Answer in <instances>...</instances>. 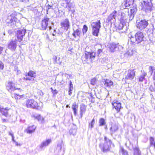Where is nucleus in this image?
Masks as SVG:
<instances>
[{
    "instance_id": "39448f33",
    "label": "nucleus",
    "mask_w": 155,
    "mask_h": 155,
    "mask_svg": "<svg viewBox=\"0 0 155 155\" xmlns=\"http://www.w3.org/2000/svg\"><path fill=\"white\" fill-rule=\"evenodd\" d=\"M26 105L28 108H37L38 107L37 102L32 99L28 100L26 101Z\"/></svg>"
},
{
    "instance_id": "a211bd4d",
    "label": "nucleus",
    "mask_w": 155,
    "mask_h": 155,
    "mask_svg": "<svg viewBox=\"0 0 155 155\" xmlns=\"http://www.w3.org/2000/svg\"><path fill=\"white\" fill-rule=\"evenodd\" d=\"M51 142L50 139H48L43 141L40 145V147L41 149H43L47 146H48Z\"/></svg>"
},
{
    "instance_id": "dca6fc26",
    "label": "nucleus",
    "mask_w": 155,
    "mask_h": 155,
    "mask_svg": "<svg viewBox=\"0 0 155 155\" xmlns=\"http://www.w3.org/2000/svg\"><path fill=\"white\" fill-rule=\"evenodd\" d=\"M66 8L68 9L69 12H71L72 14H74L75 12L74 8V5L70 1H67L66 2Z\"/></svg>"
},
{
    "instance_id": "e2e57ef3",
    "label": "nucleus",
    "mask_w": 155,
    "mask_h": 155,
    "mask_svg": "<svg viewBox=\"0 0 155 155\" xmlns=\"http://www.w3.org/2000/svg\"><path fill=\"white\" fill-rule=\"evenodd\" d=\"M74 111V114L75 115H76L77 114V110H73Z\"/></svg>"
},
{
    "instance_id": "e433bc0d",
    "label": "nucleus",
    "mask_w": 155,
    "mask_h": 155,
    "mask_svg": "<svg viewBox=\"0 0 155 155\" xmlns=\"http://www.w3.org/2000/svg\"><path fill=\"white\" fill-rule=\"evenodd\" d=\"M99 123L100 126L104 125L105 124L104 119L103 118L100 119L99 121Z\"/></svg>"
},
{
    "instance_id": "c756f323",
    "label": "nucleus",
    "mask_w": 155,
    "mask_h": 155,
    "mask_svg": "<svg viewBox=\"0 0 155 155\" xmlns=\"http://www.w3.org/2000/svg\"><path fill=\"white\" fill-rule=\"evenodd\" d=\"M150 147H153L155 149V141L154 138L152 137L150 138Z\"/></svg>"
},
{
    "instance_id": "9b49d317",
    "label": "nucleus",
    "mask_w": 155,
    "mask_h": 155,
    "mask_svg": "<svg viewBox=\"0 0 155 155\" xmlns=\"http://www.w3.org/2000/svg\"><path fill=\"white\" fill-rule=\"evenodd\" d=\"M6 88L11 94L12 93V92L17 89L15 86V84L11 81L8 82Z\"/></svg>"
},
{
    "instance_id": "20e7f679",
    "label": "nucleus",
    "mask_w": 155,
    "mask_h": 155,
    "mask_svg": "<svg viewBox=\"0 0 155 155\" xmlns=\"http://www.w3.org/2000/svg\"><path fill=\"white\" fill-rule=\"evenodd\" d=\"M96 53L94 52H87L85 53V55H83L82 58L84 61H92L94 58Z\"/></svg>"
},
{
    "instance_id": "a878e982",
    "label": "nucleus",
    "mask_w": 155,
    "mask_h": 155,
    "mask_svg": "<svg viewBox=\"0 0 155 155\" xmlns=\"http://www.w3.org/2000/svg\"><path fill=\"white\" fill-rule=\"evenodd\" d=\"M73 33L72 35L75 38H76L77 36H79L81 33V31L78 29H75L74 28H73Z\"/></svg>"
},
{
    "instance_id": "4c0bfd02",
    "label": "nucleus",
    "mask_w": 155,
    "mask_h": 155,
    "mask_svg": "<svg viewBox=\"0 0 155 155\" xmlns=\"http://www.w3.org/2000/svg\"><path fill=\"white\" fill-rule=\"evenodd\" d=\"M147 74L145 73H144L143 74L141 75L139 78V81L140 82L142 81L145 78V77Z\"/></svg>"
},
{
    "instance_id": "b1692460",
    "label": "nucleus",
    "mask_w": 155,
    "mask_h": 155,
    "mask_svg": "<svg viewBox=\"0 0 155 155\" xmlns=\"http://www.w3.org/2000/svg\"><path fill=\"white\" fill-rule=\"evenodd\" d=\"M36 127L34 125L29 126L26 130L27 133L31 134L35 131Z\"/></svg>"
},
{
    "instance_id": "4d7b16f0",
    "label": "nucleus",
    "mask_w": 155,
    "mask_h": 155,
    "mask_svg": "<svg viewBox=\"0 0 155 155\" xmlns=\"http://www.w3.org/2000/svg\"><path fill=\"white\" fill-rule=\"evenodd\" d=\"M13 32V30H8V33L9 35L11 34Z\"/></svg>"
},
{
    "instance_id": "f3484780",
    "label": "nucleus",
    "mask_w": 155,
    "mask_h": 155,
    "mask_svg": "<svg viewBox=\"0 0 155 155\" xmlns=\"http://www.w3.org/2000/svg\"><path fill=\"white\" fill-rule=\"evenodd\" d=\"M9 109L6 107L4 108L3 107L0 106V113L6 117L9 116L8 111Z\"/></svg>"
},
{
    "instance_id": "a19ab883",
    "label": "nucleus",
    "mask_w": 155,
    "mask_h": 155,
    "mask_svg": "<svg viewBox=\"0 0 155 155\" xmlns=\"http://www.w3.org/2000/svg\"><path fill=\"white\" fill-rule=\"evenodd\" d=\"M97 81V80L96 78H93L92 79H91V84L93 85H94L96 84V82Z\"/></svg>"
},
{
    "instance_id": "49530a36",
    "label": "nucleus",
    "mask_w": 155,
    "mask_h": 155,
    "mask_svg": "<svg viewBox=\"0 0 155 155\" xmlns=\"http://www.w3.org/2000/svg\"><path fill=\"white\" fill-rule=\"evenodd\" d=\"M126 54L129 56H131L133 54V51L131 50H129L126 52Z\"/></svg>"
},
{
    "instance_id": "5fc2aeb1",
    "label": "nucleus",
    "mask_w": 155,
    "mask_h": 155,
    "mask_svg": "<svg viewBox=\"0 0 155 155\" xmlns=\"http://www.w3.org/2000/svg\"><path fill=\"white\" fill-rule=\"evenodd\" d=\"M28 10L33 11L34 9V8L32 7L31 6H28Z\"/></svg>"
},
{
    "instance_id": "0eeeda50",
    "label": "nucleus",
    "mask_w": 155,
    "mask_h": 155,
    "mask_svg": "<svg viewBox=\"0 0 155 155\" xmlns=\"http://www.w3.org/2000/svg\"><path fill=\"white\" fill-rule=\"evenodd\" d=\"M135 76V71L134 69H129L127 71L126 75L125 81L127 80H132L134 79Z\"/></svg>"
},
{
    "instance_id": "603ef678",
    "label": "nucleus",
    "mask_w": 155,
    "mask_h": 155,
    "mask_svg": "<svg viewBox=\"0 0 155 155\" xmlns=\"http://www.w3.org/2000/svg\"><path fill=\"white\" fill-rule=\"evenodd\" d=\"M4 64L2 61H0V69H3L4 68Z\"/></svg>"
},
{
    "instance_id": "c85d7f7f",
    "label": "nucleus",
    "mask_w": 155,
    "mask_h": 155,
    "mask_svg": "<svg viewBox=\"0 0 155 155\" xmlns=\"http://www.w3.org/2000/svg\"><path fill=\"white\" fill-rule=\"evenodd\" d=\"M133 150L134 155H141V151L138 147H135L133 148Z\"/></svg>"
},
{
    "instance_id": "2eb2a0df",
    "label": "nucleus",
    "mask_w": 155,
    "mask_h": 155,
    "mask_svg": "<svg viewBox=\"0 0 155 155\" xmlns=\"http://www.w3.org/2000/svg\"><path fill=\"white\" fill-rule=\"evenodd\" d=\"M113 107L114 108L118 113L121 108V103L117 100H114L112 103Z\"/></svg>"
},
{
    "instance_id": "c03bdc74",
    "label": "nucleus",
    "mask_w": 155,
    "mask_h": 155,
    "mask_svg": "<svg viewBox=\"0 0 155 155\" xmlns=\"http://www.w3.org/2000/svg\"><path fill=\"white\" fill-rule=\"evenodd\" d=\"M23 79L24 80H26V81H33L34 80V79L33 78L30 77H28L26 78H24Z\"/></svg>"
},
{
    "instance_id": "774afa93",
    "label": "nucleus",
    "mask_w": 155,
    "mask_h": 155,
    "mask_svg": "<svg viewBox=\"0 0 155 155\" xmlns=\"http://www.w3.org/2000/svg\"><path fill=\"white\" fill-rule=\"evenodd\" d=\"M126 32L125 31H121V32H120V33H125Z\"/></svg>"
},
{
    "instance_id": "69168bd1",
    "label": "nucleus",
    "mask_w": 155,
    "mask_h": 155,
    "mask_svg": "<svg viewBox=\"0 0 155 155\" xmlns=\"http://www.w3.org/2000/svg\"><path fill=\"white\" fill-rule=\"evenodd\" d=\"M14 138H15V137H14V136L12 137V141H13L14 142H15V140Z\"/></svg>"
},
{
    "instance_id": "7c9ffc66",
    "label": "nucleus",
    "mask_w": 155,
    "mask_h": 155,
    "mask_svg": "<svg viewBox=\"0 0 155 155\" xmlns=\"http://www.w3.org/2000/svg\"><path fill=\"white\" fill-rule=\"evenodd\" d=\"M27 75L29 77L33 78H34L36 77L35 72L32 71H30L29 72L27 73Z\"/></svg>"
},
{
    "instance_id": "72a5a7b5",
    "label": "nucleus",
    "mask_w": 155,
    "mask_h": 155,
    "mask_svg": "<svg viewBox=\"0 0 155 155\" xmlns=\"http://www.w3.org/2000/svg\"><path fill=\"white\" fill-rule=\"evenodd\" d=\"M95 122V120L93 118L91 121L89 123L88 128L89 129L91 130L94 127Z\"/></svg>"
},
{
    "instance_id": "7ed1b4c3",
    "label": "nucleus",
    "mask_w": 155,
    "mask_h": 155,
    "mask_svg": "<svg viewBox=\"0 0 155 155\" xmlns=\"http://www.w3.org/2000/svg\"><path fill=\"white\" fill-rule=\"evenodd\" d=\"M101 23L100 20L92 22L91 24L92 35L95 36H98L101 27Z\"/></svg>"
},
{
    "instance_id": "423d86ee",
    "label": "nucleus",
    "mask_w": 155,
    "mask_h": 155,
    "mask_svg": "<svg viewBox=\"0 0 155 155\" xmlns=\"http://www.w3.org/2000/svg\"><path fill=\"white\" fill-rule=\"evenodd\" d=\"M117 12L115 10L106 19V22L107 23L110 22L112 23L114 22L116 20V18L117 16Z\"/></svg>"
},
{
    "instance_id": "5701e85b",
    "label": "nucleus",
    "mask_w": 155,
    "mask_h": 155,
    "mask_svg": "<svg viewBox=\"0 0 155 155\" xmlns=\"http://www.w3.org/2000/svg\"><path fill=\"white\" fill-rule=\"evenodd\" d=\"M103 82L105 86L110 87L113 85V82L110 80L109 79H104L103 81Z\"/></svg>"
},
{
    "instance_id": "f8f14e48",
    "label": "nucleus",
    "mask_w": 155,
    "mask_h": 155,
    "mask_svg": "<svg viewBox=\"0 0 155 155\" xmlns=\"http://www.w3.org/2000/svg\"><path fill=\"white\" fill-rule=\"evenodd\" d=\"M17 40H11L8 44V47L12 51H15L17 47Z\"/></svg>"
},
{
    "instance_id": "de8ad7c7",
    "label": "nucleus",
    "mask_w": 155,
    "mask_h": 155,
    "mask_svg": "<svg viewBox=\"0 0 155 155\" xmlns=\"http://www.w3.org/2000/svg\"><path fill=\"white\" fill-rule=\"evenodd\" d=\"M102 52V50L101 49H98L97 51V55L98 56H100L101 55V53Z\"/></svg>"
},
{
    "instance_id": "8fccbe9b",
    "label": "nucleus",
    "mask_w": 155,
    "mask_h": 155,
    "mask_svg": "<svg viewBox=\"0 0 155 155\" xmlns=\"http://www.w3.org/2000/svg\"><path fill=\"white\" fill-rule=\"evenodd\" d=\"M128 16H129V20L131 21L133 19L134 15L130 14L128 15Z\"/></svg>"
},
{
    "instance_id": "864d4df0",
    "label": "nucleus",
    "mask_w": 155,
    "mask_h": 155,
    "mask_svg": "<svg viewBox=\"0 0 155 155\" xmlns=\"http://www.w3.org/2000/svg\"><path fill=\"white\" fill-rule=\"evenodd\" d=\"M20 97H21V99L23 100L26 98L27 97V96L25 95H20Z\"/></svg>"
},
{
    "instance_id": "3c124183",
    "label": "nucleus",
    "mask_w": 155,
    "mask_h": 155,
    "mask_svg": "<svg viewBox=\"0 0 155 155\" xmlns=\"http://www.w3.org/2000/svg\"><path fill=\"white\" fill-rule=\"evenodd\" d=\"M122 151L123 155H128L127 152L126 150H125L123 149H122Z\"/></svg>"
},
{
    "instance_id": "aec40b11",
    "label": "nucleus",
    "mask_w": 155,
    "mask_h": 155,
    "mask_svg": "<svg viewBox=\"0 0 155 155\" xmlns=\"http://www.w3.org/2000/svg\"><path fill=\"white\" fill-rule=\"evenodd\" d=\"M63 145L62 142H59L56 148V150L58 153L60 152L61 151H63V155L64 153V148L63 147Z\"/></svg>"
},
{
    "instance_id": "cd10ccee",
    "label": "nucleus",
    "mask_w": 155,
    "mask_h": 155,
    "mask_svg": "<svg viewBox=\"0 0 155 155\" xmlns=\"http://www.w3.org/2000/svg\"><path fill=\"white\" fill-rule=\"evenodd\" d=\"M133 4V3L127 1H125V0H124V2L122 4V5L124 6L126 8H130Z\"/></svg>"
},
{
    "instance_id": "6e6552de",
    "label": "nucleus",
    "mask_w": 155,
    "mask_h": 155,
    "mask_svg": "<svg viewBox=\"0 0 155 155\" xmlns=\"http://www.w3.org/2000/svg\"><path fill=\"white\" fill-rule=\"evenodd\" d=\"M137 27L140 29L145 28L148 25L147 21L146 20H141L139 22H137Z\"/></svg>"
},
{
    "instance_id": "37998d69",
    "label": "nucleus",
    "mask_w": 155,
    "mask_h": 155,
    "mask_svg": "<svg viewBox=\"0 0 155 155\" xmlns=\"http://www.w3.org/2000/svg\"><path fill=\"white\" fill-rule=\"evenodd\" d=\"M72 108L73 110H77L78 108V106L77 105L76 103H74L73 104Z\"/></svg>"
},
{
    "instance_id": "9d476101",
    "label": "nucleus",
    "mask_w": 155,
    "mask_h": 155,
    "mask_svg": "<svg viewBox=\"0 0 155 155\" xmlns=\"http://www.w3.org/2000/svg\"><path fill=\"white\" fill-rule=\"evenodd\" d=\"M49 18L47 17L44 18L41 21V29L42 30H45L47 28L48 23L49 22Z\"/></svg>"
},
{
    "instance_id": "bf43d9fd",
    "label": "nucleus",
    "mask_w": 155,
    "mask_h": 155,
    "mask_svg": "<svg viewBox=\"0 0 155 155\" xmlns=\"http://www.w3.org/2000/svg\"><path fill=\"white\" fill-rule=\"evenodd\" d=\"M2 121L3 122H7V120L3 118H2Z\"/></svg>"
},
{
    "instance_id": "680f3d73",
    "label": "nucleus",
    "mask_w": 155,
    "mask_h": 155,
    "mask_svg": "<svg viewBox=\"0 0 155 155\" xmlns=\"http://www.w3.org/2000/svg\"><path fill=\"white\" fill-rule=\"evenodd\" d=\"M9 135L12 137L14 136L13 134L12 133V132H9Z\"/></svg>"
},
{
    "instance_id": "6ab92c4d",
    "label": "nucleus",
    "mask_w": 155,
    "mask_h": 155,
    "mask_svg": "<svg viewBox=\"0 0 155 155\" xmlns=\"http://www.w3.org/2000/svg\"><path fill=\"white\" fill-rule=\"evenodd\" d=\"M117 44L113 43H110L108 45L109 51L111 52H114L117 51Z\"/></svg>"
},
{
    "instance_id": "0e129e2a",
    "label": "nucleus",
    "mask_w": 155,
    "mask_h": 155,
    "mask_svg": "<svg viewBox=\"0 0 155 155\" xmlns=\"http://www.w3.org/2000/svg\"><path fill=\"white\" fill-rule=\"evenodd\" d=\"M153 80H155V70L154 71V74L153 75Z\"/></svg>"
},
{
    "instance_id": "f03ea898",
    "label": "nucleus",
    "mask_w": 155,
    "mask_h": 155,
    "mask_svg": "<svg viewBox=\"0 0 155 155\" xmlns=\"http://www.w3.org/2000/svg\"><path fill=\"white\" fill-rule=\"evenodd\" d=\"M144 35L142 32L138 31L135 35V37L131 35L130 37L131 44L135 45L140 43L143 40Z\"/></svg>"
},
{
    "instance_id": "1a4fd4ad",
    "label": "nucleus",
    "mask_w": 155,
    "mask_h": 155,
    "mask_svg": "<svg viewBox=\"0 0 155 155\" xmlns=\"http://www.w3.org/2000/svg\"><path fill=\"white\" fill-rule=\"evenodd\" d=\"M61 27L67 31L70 27V22L69 19L67 18L61 22L60 24Z\"/></svg>"
},
{
    "instance_id": "a18cd8bd",
    "label": "nucleus",
    "mask_w": 155,
    "mask_h": 155,
    "mask_svg": "<svg viewBox=\"0 0 155 155\" xmlns=\"http://www.w3.org/2000/svg\"><path fill=\"white\" fill-rule=\"evenodd\" d=\"M88 29V28L87 26L86 25H84L83 28L82 29V31L83 33H86Z\"/></svg>"
},
{
    "instance_id": "473e14b6",
    "label": "nucleus",
    "mask_w": 155,
    "mask_h": 155,
    "mask_svg": "<svg viewBox=\"0 0 155 155\" xmlns=\"http://www.w3.org/2000/svg\"><path fill=\"white\" fill-rule=\"evenodd\" d=\"M69 91H68V94L71 95V94L72 93V91L73 90V87L72 83L71 81H70L69 83Z\"/></svg>"
},
{
    "instance_id": "4468645a",
    "label": "nucleus",
    "mask_w": 155,
    "mask_h": 155,
    "mask_svg": "<svg viewBox=\"0 0 155 155\" xmlns=\"http://www.w3.org/2000/svg\"><path fill=\"white\" fill-rule=\"evenodd\" d=\"M17 20L16 18L15 17L12 15L8 17L6 20V22L8 24H11L10 25L12 26V25L14 24L15 22L17 21Z\"/></svg>"
},
{
    "instance_id": "052dcab7",
    "label": "nucleus",
    "mask_w": 155,
    "mask_h": 155,
    "mask_svg": "<svg viewBox=\"0 0 155 155\" xmlns=\"http://www.w3.org/2000/svg\"><path fill=\"white\" fill-rule=\"evenodd\" d=\"M125 1H127L129 2H130L133 3V2L134 0H125Z\"/></svg>"
},
{
    "instance_id": "c9c22d12",
    "label": "nucleus",
    "mask_w": 155,
    "mask_h": 155,
    "mask_svg": "<svg viewBox=\"0 0 155 155\" xmlns=\"http://www.w3.org/2000/svg\"><path fill=\"white\" fill-rule=\"evenodd\" d=\"M137 10L136 8L134 6V7H133L132 8L130 9V12L131 14L134 15L136 14Z\"/></svg>"
},
{
    "instance_id": "ea45409f",
    "label": "nucleus",
    "mask_w": 155,
    "mask_h": 155,
    "mask_svg": "<svg viewBox=\"0 0 155 155\" xmlns=\"http://www.w3.org/2000/svg\"><path fill=\"white\" fill-rule=\"evenodd\" d=\"M124 27L123 25V24L122 23H120L117 27V31L118 30H120L121 29L122 30Z\"/></svg>"
},
{
    "instance_id": "6e6d98bb",
    "label": "nucleus",
    "mask_w": 155,
    "mask_h": 155,
    "mask_svg": "<svg viewBox=\"0 0 155 155\" xmlns=\"http://www.w3.org/2000/svg\"><path fill=\"white\" fill-rule=\"evenodd\" d=\"M57 93H58V91L55 89L54 90L52 91V93L53 94L54 96L56 95Z\"/></svg>"
},
{
    "instance_id": "79ce46f5",
    "label": "nucleus",
    "mask_w": 155,
    "mask_h": 155,
    "mask_svg": "<svg viewBox=\"0 0 155 155\" xmlns=\"http://www.w3.org/2000/svg\"><path fill=\"white\" fill-rule=\"evenodd\" d=\"M149 72L150 73V75H152L153 73V71H154L153 69V67L152 66H150L149 68Z\"/></svg>"
},
{
    "instance_id": "09e8293b",
    "label": "nucleus",
    "mask_w": 155,
    "mask_h": 155,
    "mask_svg": "<svg viewBox=\"0 0 155 155\" xmlns=\"http://www.w3.org/2000/svg\"><path fill=\"white\" fill-rule=\"evenodd\" d=\"M50 9H53V6H52V5H48L47 6V14L48 13V10Z\"/></svg>"
},
{
    "instance_id": "58836bf2",
    "label": "nucleus",
    "mask_w": 155,
    "mask_h": 155,
    "mask_svg": "<svg viewBox=\"0 0 155 155\" xmlns=\"http://www.w3.org/2000/svg\"><path fill=\"white\" fill-rule=\"evenodd\" d=\"M117 51H119L122 52L123 51V47L119 45L118 44H117Z\"/></svg>"
},
{
    "instance_id": "bb28decb",
    "label": "nucleus",
    "mask_w": 155,
    "mask_h": 155,
    "mask_svg": "<svg viewBox=\"0 0 155 155\" xmlns=\"http://www.w3.org/2000/svg\"><path fill=\"white\" fill-rule=\"evenodd\" d=\"M54 63H58L60 64L61 62V61L60 60V58L59 56H54L53 58Z\"/></svg>"
},
{
    "instance_id": "ddd939ff",
    "label": "nucleus",
    "mask_w": 155,
    "mask_h": 155,
    "mask_svg": "<svg viewBox=\"0 0 155 155\" xmlns=\"http://www.w3.org/2000/svg\"><path fill=\"white\" fill-rule=\"evenodd\" d=\"M26 33L25 29H22L18 30L17 31V36L18 41H21L22 40L23 37L24 36Z\"/></svg>"
},
{
    "instance_id": "338daca9",
    "label": "nucleus",
    "mask_w": 155,
    "mask_h": 155,
    "mask_svg": "<svg viewBox=\"0 0 155 155\" xmlns=\"http://www.w3.org/2000/svg\"><path fill=\"white\" fill-rule=\"evenodd\" d=\"M3 50V48L1 47L0 46V54L2 53V51Z\"/></svg>"
},
{
    "instance_id": "412c9836",
    "label": "nucleus",
    "mask_w": 155,
    "mask_h": 155,
    "mask_svg": "<svg viewBox=\"0 0 155 155\" xmlns=\"http://www.w3.org/2000/svg\"><path fill=\"white\" fill-rule=\"evenodd\" d=\"M86 107L87 106L83 104L80 106V114L81 118L82 117L83 114L85 112Z\"/></svg>"
},
{
    "instance_id": "13d9d810",
    "label": "nucleus",
    "mask_w": 155,
    "mask_h": 155,
    "mask_svg": "<svg viewBox=\"0 0 155 155\" xmlns=\"http://www.w3.org/2000/svg\"><path fill=\"white\" fill-rule=\"evenodd\" d=\"M149 89L151 91H154V89L153 87L152 86H150L149 87Z\"/></svg>"
},
{
    "instance_id": "4be33fe9",
    "label": "nucleus",
    "mask_w": 155,
    "mask_h": 155,
    "mask_svg": "<svg viewBox=\"0 0 155 155\" xmlns=\"http://www.w3.org/2000/svg\"><path fill=\"white\" fill-rule=\"evenodd\" d=\"M118 130V126L115 124L111 125V127L110 128V133L112 135L116 132Z\"/></svg>"
},
{
    "instance_id": "2f4dec72",
    "label": "nucleus",
    "mask_w": 155,
    "mask_h": 155,
    "mask_svg": "<svg viewBox=\"0 0 155 155\" xmlns=\"http://www.w3.org/2000/svg\"><path fill=\"white\" fill-rule=\"evenodd\" d=\"M118 18L120 19V22H123L126 19L125 14L124 12L121 13V15Z\"/></svg>"
},
{
    "instance_id": "f257e3e1",
    "label": "nucleus",
    "mask_w": 155,
    "mask_h": 155,
    "mask_svg": "<svg viewBox=\"0 0 155 155\" xmlns=\"http://www.w3.org/2000/svg\"><path fill=\"white\" fill-rule=\"evenodd\" d=\"M104 139V143H101L99 144V146L101 151L105 153L110 150L111 146L114 147V145L112 143V141L106 137L105 136Z\"/></svg>"
},
{
    "instance_id": "f704fd0d",
    "label": "nucleus",
    "mask_w": 155,
    "mask_h": 155,
    "mask_svg": "<svg viewBox=\"0 0 155 155\" xmlns=\"http://www.w3.org/2000/svg\"><path fill=\"white\" fill-rule=\"evenodd\" d=\"M12 96L13 98H15L16 100L20 99H21L20 95L17 94L15 93H12Z\"/></svg>"
},
{
    "instance_id": "393cba45",
    "label": "nucleus",
    "mask_w": 155,
    "mask_h": 155,
    "mask_svg": "<svg viewBox=\"0 0 155 155\" xmlns=\"http://www.w3.org/2000/svg\"><path fill=\"white\" fill-rule=\"evenodd\" d=\"M34 117L39 122L42 123L44 122V118L39 114H35L34 115Z\"/></svg>"
}]
</instances>
